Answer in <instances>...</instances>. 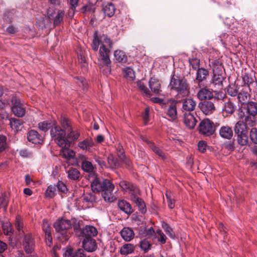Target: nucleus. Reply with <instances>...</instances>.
<instances>
[{"mask_svg": "<svg viewBox=\"0 0 257 257\" xmlns=\"http://www.w3.org/2000/svg\"><path fill=\"white\" fill-rule=\"evenodd\" d=\"M113 41L107 36L102 35L98 36L97 33L95 32L93 41L91 44L92 49L97 51L100 46L98 61L101 68L105 67L102 69L104 74L107 75L111 71V61L109 58V53L112 48Z\"/></svg>", "mask_w": 257, "mask_h": 257, "instance_id": "1", "label": "nucleus"}, {"mask_svg": "<svg viewBox=\"0 0 257 257\" xmlns=\"http://www.w3.org/2000/svg\"><path fill=\"white\" fill-rule=\"evenodd\" d=\"M169 87L172 92H175V97L177 99L187 97L190 94L189 84L184 77L173 74L171 77Z\"/></svg>", "mask_w": 257, "mask_h": 257, "instance_id": "2", "label": "nucleus"}, {"mask_svg": "<svg viewBox=\"0 0 257 257\" xmlns=\"http://www.w3.org/2000/svg\"><path fill=\"white\" fill-rule=\"evenodd\" d=\"M119 186L125 192L131 194L132 201L136 204L142 213H145L147 211L146 205L144 201L139 197L140 190L138 188L129 182L124 180L120 182Z\"/></svg>", "mask_w": 257, "mask_h": 257, "instance_id": "3", "label": "nucleus"}, {"mask_svg": "<svg viewBox=\"0 0 257 257\" xmlns=\"http://www.w3.org/2000/svg\"><path fill=\"white\" fill-rule=\"evenodd\" d=\"M53 140L59 147L70 146L71 142L66 137V132L57 124L50 130Z\"/></svg>", "mask_w": 257, "mask_h": 257, "instance_id": "4", "label": "nucleus"}, {"mask_svg": "<svg viewBox=\"0 0 257 257\" xmlns=\"http://www.w3.org/2000/svg\"><path fill=\"white\" fill-rule=\"evenodd\" d=\"M72 224L69 220L59 219L54 224V227L57 232H60L59 238L62 241H67L70 237V233L67 230L71 227Z\"/></svg>", "mask_w": 257, "mask_h": 257, "instance_id": "5", "label": "nucleus"}, {"mask_svg": "<svg viewBox=\"0 0 257 257\" xmlns=\"http://www.w3.org/2000/svg\"><path fill=\"white\" fill-rule=\"evenodd\" d=\"M199 132L205 136H210L215 132L214 123L209 119H204L199 123Z\"/></svg>", "mask_w": 257, "mask_h": 257, "instance_id": "6", "label": "nucleus"}, {"mask_svg": "<svg viewBox=\"0 0 257 257\" xmlns=\"http://www.w3.org/2000/svg\"><path fill=\"white\" fill-rule=\"evenodd\" d=\"M213 75L211 83L218 89L222 87V81L224 79L223 71L221 65H216L213 69Z\"/></svg>", "mask_w": 257, "mask_h": 257, "instance_id": "7", "label": "nucleus"}, {"mask_svg": "<svg viewBox=\"0 0 257 257\" xmlns=\"http://www.w3.org/2000/svg\"><path fill=\"white\" fill-rule=\"evenodd\" d=\"M11 102L12 103V110L15 115L18 117H23L26 113V110L24 104L21 102L20 99L16 96H13L12 98Z\"/></svg>", "mask_w": 257, "mask_h": 257, "instance_id": "8", "label": "nucleus"}, {"mask_svg": "<svg viewBox=\"0 0 257 257\" xmlns=\"http://www.w3.org/2000/svg\"><path fill=\"white\" fill-rule=\"evenodd\" d=\"M111 183L108 179H102V178H94L91 183V187L93 192H100L104 190Z\"/></svg>", "mask_w": 257, "mask_h": 257, "instance_id": "9", "label": "nucleus"}, {"mask_svg": "<svg viewBox=\"0 0 257 257\" xmlns=\"http://www.w3.org/2000/svg\"><path fill=\"white\" fill-rule=\"evenodd\" d=\"M70 147H60L61 149L60 151V155L67 160L69 165H75V162L78 160V158H75V153L72 150L69 149Z\"/></svg>", "mask_w": 257, "mask_h": 257, "instance_id": "10", "label": "nucleus"}, {"mask_svg": "<svg viewBox=\"0 0 257 257\" xmlns=\"http://www.w3.org/2000/svg\"><path fill=\"white\" fill-rule=\"evenodd\" d=\"M250 87L248 85L240 86L237 98L241 104H244L250 96Z\"/></svg>", "mask_w": 257, "mask_h": 257, "instance_id": "11", "label": "nucleus"}, {"mask_svg": "<svg viewBox=\"0 0 257 257\" xmlns=\"http://www.w3.org/2000/svg\"><path fill=\"white\" fill-rule=\"evenodd\" d=\"M202 112L206 115H209L215 110L214 103L209 100H204L200 102L198 105Z\"/></svg>", "mask_w": 257, "mask_h": 257, "instance_id": "12", "label": "nucleus"}, {"mask_svg": "<svg viewBox=\"0 0 257 257\" xmlns=\"http://www.w3.org/2000/svg\"><path fill=\"white\" fill-rule=\"evenodd\" d=\"M23 245L27 253L29 254L33 252L35 247V242L31 234H27L24 236Z\"/></svg>", "mask_w": 257, "mask_h": 257, "instance_id": "13", "label": "nucleus"}, {"mask_svg": "<svg viewBox=\"0 0 257 257\" xmlns=\"http://www.w3.org/2000/svg\"><path fill=\"white\" fill-rule=\"evenodd\" d=\"M81 164L82 169L85 172H91L93 170V166L92 163L86 160L84 155H80L78 158V160L75 162V165L78 166Z\"/></svg>", "mask_w": 257, "mask_h": 257, "instance_id": "14", "label": "nucleus"}, {"mask_svg": "<svg viewBox=\"0 0 257 257\" xmlns=\"http://www.w3.org/2000/svg\"><path fill=\"white\" fill-rule=\"evenodd\" d=\"M27 139L29 142L34 144H41L43 142V137L37 131L34 130L28 132Z\"/></svg>", "mask_w": 257, "mask_h": 257, "instance_id": "15", "label": "nucleus"}, {"mask_svg": "<svg viewBox=\"0 0 257 257\" xmlns=\"http://www.w3.org/2000/svg\"><path fill=\"white\" fill-rule=\"evenodd\" d=\"M63 257H86L83 249L74 250L70 247H67L63 253Z\"/></svg>", "mask_w": 257, "mask_h": 257, "instance_id": "16", "label": "nucleus"}, {"mask_svg": "<svg viewBox=\"0 0 257 257\" xmlns=\"http://www.w3.org/2000/svg\"><path fill=\"white\" fill-rule=\"evenodd\" d=\"M219 135L222 139L230 140L233 136V132L231 126L228 125H223L219 130Z\"/></svg>", "mask_w": 257, "mask_h": 257, "instance_id": "17", "label": "nucleus"}, {"mask_svg": "<svg viewBox=\"0 0 257 257\" xmlns=\"http://www.w3.org/2000/svg\"><path fill=\"white\" fill-rule=\"evenodd\" d=\"M83 247L87 252L94 251L97 248V244L95 239L92 237H85L82 243Z\"/></svg>", "mask_w": 257, "mask_h": 257, "instance_id": "18", "label": "nucleus"}, {"mask_svg": "<svg viewBox=\"0 0 257 257\" xmlns=\"http://www.w3.org/2000/svg\"><path fill=\"white\" fill-rule=\"evenodd\" d=\"M183 121L187 127L192 129L195 126L197 120L192 113L188 112L184 114Z\"/></svg>", "mask_w": 257, "mask_h": 257, "instance_id": "19", "label": "nucleus"}, {"mask_svg": "<svg viewBox=\"0 0 257 257\" xmlns=\"http://www.w3.org/2000/svg\"><path fill=\"white\" fill-rule=\"evenodd\" d=\"M166 114L170 118V120L172 121L176 120L178 118L176 104L172 103L168 105Z\"/></svg>", "mask_w": 257, "mask_h": 257, "instance_id": "20", "label": "nucleus"}, {"mask_svg": "<svg viewBox=\"0 0 257 257\" xmlns=\"http://www.w3.org/2000/svg\"><path fill=\"white\" fill-rule=\"evenodd\" d=\"M114 189V185L111 183L104 190H102V195L105 201L109 202H112L114 198L112 194V192Z\"/></svg>", "mask_w": 257, "mask_h": 257, "instance_id": "21", "label": "nucleus"}, {"mask_svg": "<svg viewBox=\"0 0 257 257\" xmlns=\"http://www.w3.org/2000/svg\"><path fill=\"white\" fill-rule=\"evenodd\" d=\"M121 236L125 241H130L135 236L133 229L130 227H124L120 232Z\"/></svg>", "mask_w": 257, "mask_h": 257, "instance_id": "22", "label": "nucleus"}, {"mask_svg": "<svg viewBox=\"0 0 257 257\" xmlns=\"http://www.w3.org/2000/svg\"><path fill=\"white\" fill-rule=\"evenodd\" d=\"M197 97L201 100H206V99H211L213 98V92L209 90L203 88L200 89L197 93Z\"/></svg>", "mask_w": 257, "mask_h": 257, "instance_id": "23", "label": "nucleus"}, {"mask_svg": "<svg viewBox=\"0 0 257 257\" xmlns=\"http://www.w3.org/2000/svg\"><path fill=\"white\" fill-rule=\"evenodd\" d=\"M209 76V72L204 68H200L197 69L196 72V81L198 84L205 80Z\"/></svg>", "mask_w": 257, "mask_h": 257, "instance_id": "24", "label": "nucleus"}, {"mask_svg": "<svg viewBox=\"0 0 257 257\" xmlns=\"http://www.w3.org/2000/svg\"><path fill=\"white\" fill-rule=\"evenodd\" d=\"M119 208L127 215H130L133 212L131 205L125 200H120L117 203Z\"/></svg>", "mask_w": 257, "mask_h": 257, "instance_id": "25", "label": "nucleus"}, {"mask_svg": "<svg viewBox=\"0 0 257 257\" xmlns=\"http://www.w3.org/2000/svg\"><path fill=\"white\" fill-rule=\"evenodd\" d=\"M151 91L155 94H159L161 90V84L158 79L151 78L149 82Z\"/></svg>", "mask_w": 257, "mask_h": 257, "instance_id": "26", "label": "nucleus"}, {"mask_svg": "<svg viewBox=\"0 0 257 257\" xmlns=\"http://www.w3.org/2000/svg\"><path fill=\"white\" fill-rule=\"evenodd\" d=\"M196 105V101L192 98L186 99L183 102L182 108L187 111H193Z\"/></svg>", "mask_w": 257, "mask_h": 257, "instance_id": "27", "label": "nucleus"}, {"mask_svg": "<svg viewBox=\"0 0 257 257\" xmlns=\"http://www.w3.org/2000/svg\"><path fill=\"white\" fill-rule=\"evenodd\" d=\"M57 124L56 121H44L38 123L39 129L44 132H47L48 130L51 129Z\"/></svg>", "mask_w": 257, "mask_h": 257, "instance_id": "28", "label": "nucleus"}, {"mask_svg": "<svg viewBox=\"0 0 257 257\" xmlns=\"http://www.w3.org/2000/svg\"><path fill=\"white\" fill-rule=\"evenodd\" d=\"M82 233L85 237H91L97 234V231L94 226L86 225L82 229Z\"/></svg>", "mask_w": 257, "mask_h": 257, "instance_id": "29", "label": "nucleus"}, {"mask_svg": "<svg viewBox=\"0 0 257 257\" xmlns=\"http://www.w3.org/2000/svg\"><path fill=\"white\" fill-rule=\"evenodd\" d=\"M236 108V105L229 99L227 102L224 103L222 111L229 115H231L235 112Z\"/></svg>", "mask_w": 257, "mask_h": 257, "instance_id": "30", "label": "nucleus"}, {"mask_svg": "<svg viewBox=\"0 0 257 257\" xmlns=\"http://www.w3.org/2000/svg\"><path fill=\"white\" fill-rule=\"evenodd\" d=\"M135 247L134 244L131 243H126L123 244L119 249V253L122 255H127L133 253L135 251Z\"/></svg>", "mask_w": 257, "mask_h": 257, "instance_id": "31", "label": "nucleus"}, {"mask_svg": "<svg viewBox=\"0 0 257 257\" xmlns=\"http://www.w3.org/2000/svg\"><path fill=\"white\" fill-rule=\"evenodd\" d=\"M102 10L105 16L111 17L115 13V8L112 3H107L103 5Z\"/></svg>", "mask_w": 257, "mask_h": 257, "instance_id": "32", "label": "nucleus"}, {"mask_svg": "<svg viewBox=\"0 0 257 257\" xmlns=\"http://www.w3.org/2000/svg\"><path fill=\"white\" fill-rule=\"evenodd\" d=\"M234 131L236 135L247 133V127L244 124L243 121L239 120L236 122Z\"/></svg>", "mask_w": 257, "mask_h": 257, "instance_id": "33", "label": "nucleus"}, {"mask_svg": "<svg viewBox=\"0 0 257 257\" xmlns=\"http://www.w3.org/2000/svg\"><path fill=\"white\" fill-rule=\"evenodd\" d=\"M59 121L62 127H63L62 129L64 130L65 132H69L70 130H71L72 127L71 125V122L68 117L65 115H61L59 118Z\"/></svg>", "mask_w": 257, "mask_h": 257, "instance_id": "34", "label": "nucleus"}, {"mask_svg": "<svg viewBox=\"0 0 257 257\" xmlns=\"http://www.w3.org/2000/svg\"><path fill=\"white\" fill-rule=\"evenodd\" d=\"M115 60L119 63H126L127 60V57L125 53L121 50H116L114 53Z\"/></svg>", "mask_w": 257, "mask_h": 257, "instance_id": "35", "label": "nucleus"}, {"mask_svg": "<svg viewBox=\"0 0 257 257\" xmlns=\"http://www.w3.org/2000/svg\"><path fill=\"white\" fill-rule=\"evenodd\" d=\"M11 127L17 131H21L23 127V121L16 118H11L9 119Z\"/></svg>", "mask_w": 257, "mask_h": 257, "instance_id": "36", "label": "nucleus"}, {"mask_svg": "<svg viewBox=\"0 0 257 257\" xmlns=\"http://www.w3.org/2000/svg\"><path fill=\"white\" fill-rule=\"evenodd\" d=\"M94 145V142L91 139H87L78 143V147L83 150L90 151Z\"/></svg>", "mask_w": 257, "mask_h": 257, "instance_id": "37", "label": "nucleus"}, {"mask_svg": "<svg viewBox=\"0 0 257 257\" xmlns=\"http://www.w3.org/2000/svg\"><path fill=\"white\" fill-rule=\"evenodd\" d=\"M247 114L256 115L257 114V102L249 101L246 104Z\"/></svg>", "mask_w": 257, "mask_h": 257, "instance_id": "38", "label": "nucleus"}, {"mask_svg": "<svg viewBox=\"0 0 257 257\" xmlns=\"http://www.w3.org/2000/svg\"><path fill=\"white\" fill-rule=\"evenodd\" d=\"M144 141L148 144L149 148L160 157L163 159H165L166 158L164 152L159 148L156 147L154 143L151 142L147 140H144Z\"/></svg>", "mask_w": 257, "mask_h": 257, "instance_id": "39", "label": "nucleus"}, {"mask_svg": "<svg viewBox=\"0 0 257 257\" xmlns=\"http://www.w3.org/2000/svg\"><path fill=\"white\" fill-rule=\"evenodd\" d=\"M107 162L109 167L112 169L117 168L120 165L118 158L112 155L108 156L107 158Z\"/></svg>", "mask_w": 257, "mask_h": 257, "instance_id": "40", "label": "nucleus"}, {"mask_svg": "<svg viewBox=\"0 0 257 257\" xmlns=\"http://www.w3.org/2000/svg\"><path fill=\"white\" fill-rule=\"evenodd\" d=\"M239 87L235 85H229L227 87V93L232 97L237 96Z\"/></svg>", "mask_w": 257, "mask_h": 257, "instance_id": "41", "label": "nucleus"}, {"mask_svg": "<svg viewBox=\"0 0 257 257\" xmlns=\"http://www.w3.org/2000/svg\"><path fill=\"white\" fill-rule=\"evenodd\" d=\"M255 115L247 114L244 116V118L242 121H243L244 124L247 127V125L249 126H253L255 124Z\"/></svg>", "mask_w": 257, "mask_h": 257, "instance_id": "42", "label": "nucleus"}, {"mask_svg": "<svg viewBox=\"0 0 257 257\" xmlns=\"http://www.w3.org/2000/svg\"><path fill=\"white\" fill-rule=\"evenodd\" d=\"M124 77L128 80L133 81L135 78V72L130 67H126L123 69Z\"/></svg>", "mask_w": 257, "mask_h": 257, "instance_id": "43", "label": "nucleus"}, {"mask_svg": "<svg viewBox=\"0 0 257 257\" xmlns=\"http://www.w3.org/2000/svg\"><path fill=\"white\" fill-rule=\"evenodd\" d=\"M237 140L238 143L241 146H245L248 143V135L247 133L237 134Z\"/></svg>", "mask_w": 257, "mask_h": 257, "instance_id": "44", "label": "nucleus"}, {"mask_svg": "<svg viewBox=\"0 0 257 257\" xmlns=\"http://www.w3.org/2000/svg\"><path fill=\"white\" fill-rule=\"evenodd\" d=\"M64 12L62 11H58L54 19V26H59L63 20Z\"/></svg>", "mask_w": 257, "mask_h": 257, "instance_id": "45", "label": "nucleus"}, {"mask_svg": "<svg viewBox=\"0 0 257 257\" xmlns=\"http://www.w3.org/2000/svg\"><path fill=\"white\" fill-rule=\"evenodd\" d=\"M56 188L55 186L50 185L45 192V196L47 198H53L56 194Z\"/></svg>", "mask_w": 257, "mask_h": 257, "instance_id": "46", "label": "nucleus"}, {"mask_svg": "<svg viewBox=\"0 0 257 257\" xmlns=\"http://www.w3.org/2000/svg\"><path fill=\"white\" fill-rule=\"evenodd\" d=\"M140 247L144 252H148L151 247V244L147 239H144L140 241Z\"/></svg>", "mask_w": 257, "mask_h": 257, "instance_id": "47", "label": "nucleus"}, {"mask_svg": "<svg viewBox=\"0 0 257 257\" xmlns=\"http://www.w3.org/2000/svg\"><path fill=\"white\" fill-rule=\"evenodd\" d=\"M162 226L163 228L164 229L166 233L170 236L171 238H174L175 237V233L173 232L172 229L171 227L165 222H163L162 223Z\"/></svg>", "mask_w": 257, "mask_h": 257, "instance_id": "48", "label": "nucleus"}, {"mask_svg": "<svg viewBox=\"0 0 257 257\" xmlns=\"http://www.w3.org/2000/svg\"><path fill=\"white\" fill-rule=\"evenodd\" d=\"M137 85L139 89L142 91L145 94V96L148 97H150L152 95L150 90L146 87V86L142 81H139L137 83Z\"/></svg>", "mask_w": 257, "mask_h": 257, "instance_id": "49", "label": "nucleus"}, {"mask_svg": "<svg viewBox=\"0 0 257 257\" xmlns=\"http://www.w3.org/2000/svg\"><path fill=\"white\" fill-rule=\"evenodd\" d=\"M67 132L68 133L67 138L72 141L77 140L80 136V133L77 131H73L72 128L69 132Z\"/></svg>", "mask_w": 257, "mask_h": 257, "instance_id": "50", "label": "nucleus"}, {"mask_svg": "<svg viewBox=\"0 0 257 257\" xmlns=\"http://www.w3.org/2000/svg\"><path fill=\"white\" fill-rule=\"evenodd\" d=\"M19 154L23 158H31L33 156V152L27 149H23L20 150Z\"/></svg>", "mask_w": 257, "mask_h": 257, "instance_id": "51", "label": "nucleus"}, {"mask_svg": "<svg viewBox=\"0 0 257 257\" xmlns=\"http://www.w3.org/2000/svg\"><path fill=\"white\" fill-rule=\"evenodd\" d=\"M3 229L5 234L7 235H11L13 234V228L10 223H4Z\"/></svg>", "mask_w": 257, "mask_h": 257, "instance_id": "52", "label": "nucleus"}, {"mask_svg": "<svg viewBox=\"0 0 257 257\" xmlns=\"http://www.w3.org/2000/svg\"><path fill=\"white\" fill-rule=\"evenodd\" d=\"M15 226L20 234H21V233L24 232V231L23 230L24 225L20 216H17L16 217Z\"/></svg>", "mask_w": 257, "mask_h": 257, "instance_id": "53", "label": "nucleus"}, {"mask_svg": "<svg viewBox=\"0 0 257 257\" xmlns=\"http://www.w3.org/2000/svg\"><path fill=\"white\" fill-rule=\"evenodd\" d=\"M8 201L6 198L5 193L0 194V209L3 208L5 211L7 209Z\"/></svg>", "mask_w": 257, "mask_h": 257, "instance_id": "54", "label": "nucleus"}, {"mask_svg": "<svg viewBox=\"0 0 257 257\" xmlns=\"http://www.w3.org/2000/svg\"><path fill=\"white\" fill-rule=\"evenodd\" d=\"M249 137L251 142L255 144H257V128L252 127L249 132Z\"/></svg>", "mask_w": 257, "mask_h": 257, "instance_id": "55", "label": "nucleus"}, {"mask_svg": "<svg viewBox=\"0 0 257 257\" xmlns=\"http://www.w3.org/2000/svg\"><path fill=\"white\" fill-rule=\"evenodd\" d=\"M156 234L158 235L156 237L158 238V240L162 244H165L166 242L167 238L165 234L160 229L157 230Z\"/></svg>", "mask_w": 257, "mask_h": 257, "instance_id": "56", "label": "nucleus"}, {"mask_svg": "<svg viewBox=\"0 0 257 257\" xmlns=\"http://www.w3.org/2000/svg\"><path fill=\"white\" fill-rule=\"evenodd\" d=\"M190 65L193 69H198L200 66V60L197 58H190L189 60Z\"/></svg>", "mask_w": 257, "mask_h": 257, "instance_id": "57", "label": "nucleus"}, {"mask_svg": "<svg viewBox=\"0 0 257 257\" xmlns=\"http://www.w3.org/2000/svg\"><path fill=\"white\" fill-rule=\"evenodd\" d=\"M7 138L5 136L0 135V153L4 151L7 147Z\"/></svg>", "mask_w": 257, "mask_h": 257, "instance_id": "58", "label": "nucleus"}, {"mask_svg": "<svg viewBox=\"0 0 257 257\" xmlns=\"http://www.w3.org/2000/svg\"><path fill=\"white\" fill-rule=\"evenodd\" d=\"M242 80L244 82V85H249L253 82V80L252 77H250L247 73H245L242 76Z\"/></svg>", "mask_w": 257, "mask_h": 257, "instance_id": "59", "label": "nucleus"}, {"mask_svg": "<svg viewBox=\"0 0 257 257\" xmlns=\"http://www.w3.org/2000/svg\"><path fill=\"white\" fill-rule=\"evenodd\" d=\"M25 181L27 185L31 187H36L39 185V182L38 181L33 180L32 178H25Z\"/></svg>", "mask_w": 257, "mask_h": 257, "instance_id": "60", "label": "nucleus"}, {"mask_svg": "<svg viewBox=\"0 0 257 257\" xmlns=\"http://www.w3.org/2000/svg\"><path fill=\"white\" fill-rule=\"evenodd\" d=\"M57 190L62 193H66L67 191V187L63 182L59 181L57 185Z\"/></svg>", "mask_w": 257, "mask_h": 257, "instance_id": "61", "label": "nucleus"}, {"mask_svg": "<svg viewBox=\"0 0 257 257\" xmlns=\"http://www.w3.org/2000/svg\"><path fill=\"white\" fill-rule=\"evenodd\" d=\"M42 228L46 236L51 233L50 226L46 221H43Z\"/></svg>", "mask_w": 257, "mask_h": 257, "instance_id": "62", "label": "nucleus"}, {"mask_svg": "<svg viewBox=\"0 0 257 257\" xmlns=\"http://www.w3.org/2000/svg\"><path fill=\"white\" fill-rule=\"evenodd\" d=\"M214 95L213 94V98L217 100H222L225 96V94H223L222 92L214 91Z\"/></svg>", "mask_w": 257, "mask_h": 257, "instance_id": "63", "label": "nucleus"}, {"mask_svg": "<svg viewBox=\"0 0 257 257\" xmlns=\"http://www.w3.org/2000/svg\"><path fill=\"white\" fill-rule=\"evenodd\" d=\"M198 150L201 153H204L206 151V144L204 141H199L198 144Z\"/></svg>", "mask_w": 257, "mask_h": 257, "instance_id": "64", "label": "nucleus"}]
</instances>
